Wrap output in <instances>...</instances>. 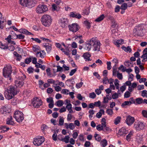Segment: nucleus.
Listing matches in <instances>:
<instances>
[{
    "instance_id": "nucleus-1",
    "label": "nucleus",
    "mask_w": 147,
    "mask_h": 147,
    "mask_svg": "<svg viewBox=\"0 0 147 147\" xmlns=\"http://www.w3.org/2000/svg\"><path fill=\"white\" fill-rule=\"evenodd\" d=\"M17 92L16 88L14 86H10L5 91V96L8 100H10L16 95Z\"/></svg>"
},
{
    "instance_id": "nucleus-2",
    "label": "nucleus",
    "mask_w": 147,
    "mask_h": 147,
    "mask_svg": "<svg viewBox=\"0 0 147 147\" xmlns=\"http://www.w3.org/2000/svg\"><path fill=\"white\" fill-rule=\"evenodd\" d=\"M3 76L7 80L10 81L11 80V74L12 72V67L10 65H6L3 70Z\"/></svg>"
},
{
    "instance_id": "nucleus-3",
    "label": "nucleus",
    "mask_w": 147,
    "mask_h": 147,
    "mask_svg": "<svg viewBox=\"0 0 147 147\" xmlns=\"http://www.w3.org/2000/svg\"><path fill=\"white\" fill-rule=\"evenodd\" d=\"M52 18L50 15L46 14L43 15L41 18V21L42 24L45 26L49 27L51 24Z\"/></svg>"
},
{
    "instance_id": "nucleus-4",
    "label": "nucleus",
    "mask_w": 147,
    "mask_h": 147,
    "mask_svg": "<svg viewBox=\"0 0 147 147\" xmlns=\"http://www.w3.org/2000/svg\"><path fill=\"white\" fill-rule=\"evenodd\" d=\"M20 1L22 5L30 8L34 7L35 3L33 0H20Z\"/></svg>"
},
{
    "instance_id": "nucleus-5",
    "label": "nucleus",
    "mask_w": 147,
    "mask_h": 147,
    "mask_svg": "<svg viewBox=\"0 0 147 147\" xmlns=\"http://www.w3.org/2000/svg\"><path fill=\"white\" fill-rule=\"evenodd\" d=\"M13 117L16 119V121L18 122H21L24 118L22 112L18 110L15 112Z\"/></svg>"
},
{
    "instance_id": "nucleus-6",
    "label": "nucleus",
    "mask_w": 147,
    "mask_h": 147,
    "mask_svg": "<svg viewBox=\"0 0 147 147\" xmlns=\"http://www.w3.org/2000/svg\"><path fill=\"white\" fill-rule=\"evenodd\" d=\"M48 10L47 6L45 5H39L36 9L37 13H42L47 11Z\"/></svg>"
},
{
    "instance_id": "nucleus-7",
    "label": "nucleus",
    "mask_w": 147,
    "mask_h": 147,
    "mask_svg": "<svg viewBox=\"0 0 147 147\" xmlns=\"http://www.w3.org/2000/svg\"><path fill=\"white\" fill-rule=\"evenodd\" d=\"M32 104L34 107L38 108L42 105V102L41 99L36 97L34 98Z\"/></svg>"
},
{
    "instance_id": "nucleus-8",
    "label": "nucleus",
    "mask_w": 147,
    "mask_h": 147,
    "mask_svg": "<svg viewBox=\"0 0 147 147\" xmlns=\"http://www.w3.org/2000/svg\"><path fill=\"white\" fill-rule=\"evenodd\" d=\"M45 141L44 138L42 136H38L34 139L33 143L36 146L41 145Z\"/></svg>"
},
{
    "instance_id": "nucleus-9",
    "label": "nucleus",
    "mask_w": 147,
    "mask_h": 147,
    "mask_svg": "<svg viewBox=\"0 0 147 147\" xmlns=\"http://www.w3.org/2000/svg\"><path fill=\"white\" fill-rule=\"evenodd\" d=\"M135 29V30H134V32L136 34L139 36H142L143 34L144 31L145 30L143 27L140 26H136Z\"/></svg>"
},
{
    "instance_id": "nucleus-10",
    "label": "nucleus",
    "mask_w": 147,
    "mask_h": 147,
    "mask_svg": "<svg viewBox=\"0 0 147 147\" xmlns=\"http://www.w3.org/2000/svg\"><path fill=\"white\" fill-rule=\"evenodd\" d=\"M145 127V125L141 122H135L134 125V128L137 131L143 129Z\"/></svg>"
},
{
    "instance_id": "nucleus-11",
    "label": "nucleus",
    "mask_w": 147,
    "mask_h": 147,
    "mask_svg": "<svg viewBox=\"0 0 147 147\" xmlns=\"http://www.w3.org/2000/svg\"><path fill=\"white\" fill-rule=\"evenodd\" d=\"M68 28L70 31L75 32L78 30L80 27L77 23H74L72 24L71 25H69Z\"/></svg>"
},
{
    "instance_id": "nucleus-12",
    "label": "nucleus",
    "mask_w": 147,
    "mask_h": 147,
    "mask_svg": "<svg viewBox=\"0 0 147 147\" xmlns=\"http://www.w3.org/2000/svg\"><path fill=\"white\" fill-rule=\"evenodd\" d=\"M15 85L16 87H21L24 84L23 79L22 77H19L15 81Z\"/></svg>"
},
{
    "instance_id": "nucleus-13",
    "label": "nucleus",
    "mask_w": 147,
    "mask_h": 147,
    "mask_svg": "<svg viewBox=\"0 0 147 147\" xmlns=\"http://www.w3.org/2000/svg\"><path fill=\"white\" fill-rule=\"evenodd\" d=\"M59 22L63 28H65L68 25V20L67 18H61L59 20Z\"/></svg>"
},
{
    "instance_id": "nucleus-14",
    "label": "nucleus",
    "mask_w": 147,
    "mask_h": 147,
    "mask_svg": "<svg viewBox=\"0 0 147 147\" xmlns=\"http://www.w3.org/2000/svg\"><path fill=\"white\" fill-rule=\"evenodd\" d=\"M135 121V119L134 117L129 115L127 117L126 120V122L128 125H131Z\"/></svg>"
},
{
    "instance_id": "nucleus-15",
    "label": "nucleus",
    "mask_w": 147,
    "mask_h": 147,
    "mask_svg": "<svg viewBox=\"0 0 147 147\" xmlns=\"http://www.w3.org/2000/svg\"><path fill=\"white\" fill-rule=\"evenodd\" d=\"M128 133V130L125 127H122L120 129L118 132L119 135L121 136H124Z\"/></svg>"
},
{
    "instance_id": "nucleus-16",
    "label": "nucleus",
    "mask_w": 147,
    "mask_h": 147,
    "mask_svg": "<svg viewBox=\"0 0 147 147\" xmlns=\"http://www.w3.org/2000/svg\"><path fill=\"white\" fill-rule=\"evenodd\" d=\"M100 46V42L98 40L97 42H95V43L93 44V46L94 47L93 50L95 51H99Z\"/></svg>"
},
{
    "instance_id": "nucleus-17",
    "label": "nucleus",
    "mask_w": 147,
    "mask_h": 147,
    "mask_svg": "<svg viewBox=\"0 0 147 147\" xmlns=\"http://www.w3.org/2000/svg\"><path fill=\"white\" fill-rule=\"evenodd\" d=\"M9 108L8 107V106L5 105L1 109V112L3 114H9Z\"/></svg>"
},
{
    "instance_id": "nucleus-18",
    "label": "nucleus",
    "mask_w": 147,
    "mask_h": 147,
    "mask_svg": "<svg viewBox=\"0 0 147 147\" xmlns=\"http://www.w3.org/2000/svg\"><path fill=\"white\" fill-rule=\"evenodd\" d=\"M46 55V53L44 50L40 51L36 53V55L37 57H40L42 58H43Z\"/></svg>"
},
{
    "instance_id": "nucleus-19",
    "label": "nucleus",
    "mask_w": 147,
    "mask_h": 147,
    "mask_svg": "<svg viewBox=\"0 0 147 147\" xmlns=\"http://www.w3.org/2000/svg\"><path fill=\"white\" fill-rule=\"evenodd\" d=\"M69 16L70 17L75 18L78 19H80L82 17L80 14L75 12H71Z\"/></svg>"
},
{
    "instance_id": "nucleus-20",
    "label": "nucleus",
    "mask_w": 147,
    "mask_h": 147,
    "mask_svg": "<svg viewBox=\"0 0 147 147\" xmlns=\"http://www.w3.org/2000/svg\"><path fill=\"white\" fill-rule=\"evenodd\" d=\"M52 46V45L49 44L45 43L43 45V47L45 48L47 53H50L51 51Z\"/></svg>"
},
{
    "instance_id": "nucleus-21",
    "label": "nucleus",
    "mask_w": 147,
    "mask_h": 147,
    "mask_svg": "<svg viewBox=\"0 0 147 147\" xmlns=\"http://www.w3.org/2000/svg\"><path fill=\"white\" fill-rule=\"evenodd\" d=\"M6 124L7 125H13L14 124V121H13L12 116H10L6 120Z\"/></svg>"
},
{
    "instance_id": "nucleus-22",
    "label": "nucleus",
    "mask_w": 147,
    "mask_h": 147,
    "mask_svg": "<svg viewBox=\"0 0 147 147\" xmlns=\"http://www.w3.org/2000/svg\"><path fill=\"white\" fill-rule=\"evenodd\" d=\"M18 32L21 33L26 34L27 35H30L32 34L31 33L28 31L27 30L25 29H20L18 30Z\"/></svg>"
},
{
    "instance_id": "nucleus-23",
    "label": "nucleus",
    "mask_w": 147,
    "mask_h": 147,
    "mask_svg": "<svg viewBox=\"0 0 147 147\" xmlns=\"http://www.w3.org/2000/svg\"><path fill=\"white\" fill-rule=\"evenodd\" d=\"M91 56L90 54L88 52L84 53L83 55V57L85 59L86 61H91V59L90 58Z\"/></svg>"
},
{
    "instance_id": "nucleus-24",
    "label": "nucleus",
    "mask_w": 147,
    "mask_h": 147,
    "mask_svg": "<svg viewBox=\"0 0 147 147\" xmlns=\"http://www.w3.org/2000/svg\"><path fill=\"white\" fill-rule=\"evenodd\" d=\"M124 40L123 39H120L117 40L116 41H114V43L117 47L119 46V45H121L123 43Z\"/></svg>"
},
{
    "instance_id": "nucleus-25",
    "label": "nucleus",
    "mask_w": 147,
    "mask_h": 147,
    "mask_svg": "<svg viewBox=\"0 0 147 147\" xmlns=\"http://www.w3.org/2000/svg\"><path fill=\"white\" fill-rule=\"evenodd\" d=\"M9 128L7 127L6 126H0V133H3L5 131H8Z\"/></svg>"
},
{
    "instance_id": "nucleus-26",
    "label": "nucleus",
    "mask_w": 147,
    "mask_h": 147,
    "mask_svg": "<svg viewBox=\"0 0 147 147\" xmlns=\"http://www.w3.org/2000/svg\"><path fill=\"white\" fill-rule=\"evenodd\" d=\"M92 45L90 43H86L84 46V48L88 51H89L91 48Z\"/></svg>"
},
{
    "instance_id": "nucleus-27",
    "label": "nucleus",
    "mask_w": 147,
    "mask_h": 147,
    "mask_svg": "<svg viewBox=\"0 0 147 147\" xmlns=\"http://www.w3.org/2000/svg\"><path fill=\"white\" fill-rule=\"evenodd\" d=\"M12 32L16 36V38H18L19 39H23L24 38L25 36L22 34H20L18 35L16 34L14 31H12Z\"/></svg>"
},
{
    "instance_id": "nucleus-28",
    "label": "nucleus",
    "mask_w": 147,
    "mask_h": 147,
    "mask_svg": "<svg viewBox=\"0 0 147 147\" xmlns=\"http://www.w3.org/2000/svg\"><path fill=\"white\" fill-rule=\"evenodd\" d=\"M66 108L67 109L69 113H73V111L72 109V105L70 103L67 104Z\"/></svg>"
},
{
    "instance_id": "nucleus-29",
    "label": "nucleus",
    "mask_w": 147,
    "mask_h": 147,
    "mask_svg": "<svg viewBox=\"0 0 147 147\" xmlns=\"http://www.w3.org/2000/svg\"><path fill=\"white\" fill-rule=\"evenodd\" d=\"M32 49L34 52H36V53L40 50L39 47L36 45H34L33 46Z\"/></svg>"
},
{
    "instance_id": "nucleus-30",
    "label": "nucleus",
    "mask_w": 147,
    "mask_h": 147,
    "mask_svg": "<svg viewBox=\"0 0 147 147\" xmlns=\"http://www.w3.org/2000/svg\"><path fill=\"white\" fill-rule=\"evenodd\" d=\"M133 132L132 131H130L129 133L126 136V139L128 141H130L131 140V137L133 136Z\"/></svg>"
},
{
    "instance_id": "nucleus-31",
    "label": "nucleus",
    "mask_w": 147,
    "mask_h": 147,
    "mask_svg": "<svg viewBox=\"0 0 147 147\" xmlns=\"http://www.w3.org/2000/svg\"><path fill=\"white\" fill-rule=\"evenodd\" d=\"M104 14H102L98 17L96 19L95 21L97 22H99L105 18Z\"/></svg>"
},
{
    "instance_id": "nucleus-32",
    "label": "nucleus",
    "mask_w": 147,
    "mask_h": 147,
    "mask_svg": "<svg viewBox=\"0 0 147 147\" xmlns=\"http://www.w3.org/2000/svg\"><path fill=\"white\" fill-rule=\"evenodd\" d=\"M121 48L123 50H124L126 52H129V53H131V48L129 46L126 47L123 46Z\"/></svg>"
},
{
    "instance_id": "nucleus-33",
    "label": "nucleus",
    "mask_w": 147,
    "mask_h": 147,
    "mask_svg": "<svg viewBox=\"0 0 147 147\" xmlns=\"http://www.w3.org/2000/svg\"><path fill=\"white\" fill-rule=\"evenodd\" d=\"M14 55L16 57L18 61H20L22 58V56L18 54L17 53L16 51H14L13 52Z\"/></svg>"
},
{
    "instance_id": "nucleus-34",
    "label": "nucleus",
    "mask_w": 147,
    "mask_h": 147,
    "mask_svg": "<svg viewBox=\"0 0 147 147\" xmlns=\"http://www.w3.org/2000/svg\"><path fill=\"white\" fill-rule=\"evenodd\" d=\"M119 81L117 79H116L114 81V84L116 86V88L117 90H119Z\"/></svg>"
},
{
    "instance_id": "nucleus-35",
    "label": "nucleus",
    "mask_w": 147,
    "mask_h": 147,
    "mask_svg": "<svg viewBox=\"0 0 147 147\" xmlns=\"http://www.w3.org/2000/svg\"><path fill=\"white\" fill-rule=\"evenodd\" d=\"M127 7V5L126 3H124L122 4L120 7V9L123 10H126Z\"/></svg>"
},
{
    "instance_id": "nucleus-36",
    "label": "nucleus",
    "mask_w": 147,
    "mask_h": 147,
    "mask_svg": "<svg viewBox=\"0 0 147 147\" xmlns=\"http://www.w3.org/2000/svg\"><path fill=\"white\" fill-rule=\"evenodd\" d=\"M100 144L103 147H105L107 145V141L106 139H103L101 141Z\"/></svg>"
},
{
    "instance_id": "nucleus-37",
    "label": "nucleus",
    "mask_w": 147,
    "mask_h": 147,
    "mask_svg": "<svg viewBox=\"0 0 147 147\" xmlns=\"http://www.w3.org/2000/svg\"><path fill=\"white\" fill-rule=\"evenodd\" d=\"M121 119V117L119 116L117 117L116 119H115L114 120V123L115 125H117L120 122Z\"/></svg>"
},
{
    "instance_id": "nucleus-38",
    "label": "nucleus",
    "mask_w": 147,
    "mask_h": 147,
    "mask_svg": "<svg viewBox=\"0 0 147 147\" xmlns=\"http://www.w3.org/2000/svg\"><path fill=\"white\" fill-rule=\"evenodd\" d=\"M63 105V102L62 100H59L57 102V106L58 107H61Z\"/></svg>"
},
{
    "instance_id": "nucleus-39",
    "label": "nucleus",
    "mask_w": 147,
    "mask_h": 147,
    "mask_svg": "<svg viewBox=\"0 0 147 147\" xmlns=\"http://www.w3.org/2000/svg\"><path fill=\"white\" fill-rule=\"evenodd\" d=\"M112 62L115 64L113 67H116L118 63V60L116 58H114L112 60Z\"/></svg>"
},
{
    "instance_id": "nucleus-40",
    "label": "nucleus",
    "mask_w": 147,
    "mask_h": 147,
    "mask_svg": "<svg viewBox=\"0 0 147 147\" xmlns=\"http://www.w3.org/2000/svg\"><path fill=\"white\" fill-rule=\"evenodd\" d=\"M0 48L3 49H8V46L3 44L1 42H0Z\"/></svg>"
},
{
    "instance_id": "nucleus-41",
    "label": "nucleus",
    "mask_w": 147,
    "mask_h": 147,
    "mask_svg": "<svg viewBox=\"0 0 147 147\" xmlns=\"http://www.w3.org/2000/svg\"><path fill=\"white\" fill-rule=\"evenodd\" d=\"M136 100L137 104H140L143 102V100L141 98H138L136 99Z\"/></svg>"
},
{
    "instance_id": "nucleus-42",
    "label": "nucleus",
    "mask_w": 147,
    "mask_h": 147,
    "mask_svg": "<svg viewBox=\"0 0 147 147\" xmlns=\"http://www.w3.org/2000/svg\"><path fill=\"white\" fill-rule=\"evenodd\" d=\"M102 126L103 127L106 126V119L105 118H102L101 120Z\"/></svg>"
},
{
    "instance_id": "nucleus-43",
    "label": "nucleus",
    "mask_w": 147,
    "mask_h": 147,
    "mask_svg": "<svg viewBox=\"0 0 147 147\" xmlns=\"http://www.w3.org/2000/svg\"><path fill=\"white\" fill-rule=\"evenodd\" d=\"M94 136L95 138V140H96L98 142H99L101 140V138L99 135L97 134H95Z\"/></svg>"
},
{
    "instance_id": "nucleus-44",
    "label": "nucleus",
    "mask_w": 147,
    "mask_h": 147,
    "mask_svg": "<svg viewBox=\"0 0 147 147\" xmlns=\"http://www.w3.org/2000/svg\"><path fill=\"white\" fill-rule=\"evenodd\" d=\"M69 137L68 136H65V138L62 139V140L64 142L66 143H68Z\"/></svg>"
},
{
    "instance_id": "nucleus-45",
    "label": "nucleus",
    "mask_w": 147,
    "mask_h": 147,
    "mask_svg": "<svg viewBox=\"0 0 147 147\" xmlns=\"http://www.w3.org/2000/svg\"><path fill=\"white\" fill-rule=\"evenodd\" d=\"M130 105L129 101H125L122 104L121 106L123 107H124L125 106Z\"/></svg>"
},
{
    "instance_id": "nucleus-46",
    "label": "nucleus",
    "mask_w": 147,
    "mask_h": 147,
    "mask_svg": "<svg viewBox=\"0 0 147 147\" xmlns=\"http://www.w3.org/2000/svg\"><path fill=\"white\" fill-rule=\"evenodd\" d=\"M96 96V94L94 92H92L89 94V97L90 98L94 99Z\"/></svg>"
},
{
    "instance_id": "nucleus-47",
    "label": "nucleus",
    "mask_w": 147,
    "mask_h": 147,
    "mask_svg": "<svg viewBox=\"0 0 147 147\" xmlns=\"http://www.w3.org/2000/svg\"><path fill=\"white\" fill-rule=\"evenodd\" d=\"M142 96L143 97H147V91L146 90H143L142 92Z\"/></svg>"
},
{
    "instance_id": "nucleus-48",
    "label": "nucleus",
    "mask_w": 147,
    "mask_h": 147,
    "mask_svg": "<svg viewBox=\"0 0 147 147\" xmlns=\"http://www.w3.org/2000/svg\"><path fill=\"white\" fill-rule=\"evenodd\" d=\"M103 131L105 132L108 131L110 132L111 131V129L108 127H107L106 126L103 127Z\"/></svg>"
},
{
    "instance_id": "nucleus-49",
    "label": "nucleus",
    "mask_w": 147,
    "mask_h": 147,
    "mask_svg": "<svg viewBox=\"0 0 147 147\" xmlns=\"http://www.w3.org/2000/svg\"><path fill=\"white\" fill-rule=\"evenodd\" d=\"M47 101L48 103H54V101L53 100V98L51 97H50L49 98H47Z\"/></svg>"
},
{
    "instance_id": "nucleus-50",
    "label": "nucleus",
    "mask_w": 147,
    "mask_h": 147,
    "mask_svg": "<svg viewBox=\"0 0 147 147\" xmlns=\"http://www.w3.org/2000/svg\"><path fill=\"white\" fill-rule=\"evenodd\" d=\"M64 122V120L63 118H61L59 119V125L61 126L62 125Z\"/></svg>"
},
{
    "instance_id": "nucleus-51",
    "label": "nucleus",
    "mask_w": 147,
    "mask_h": 147,
    "mask_svg": "<svg viewBox=\"0 0 147 147\" xmlns=\"http://www.w3.org/2000/svg\"><path fill=\"white\" fill-rule=\"evenodd\" d=\"M107 69L108 70H110L111 68V62L110 61H107Z\"/></svg>"
},
{
    "instance_id": "nucleus-52",
    "label": "nucleus",
    "mask_w": 147,
    "mask_h": 147,
    "mask_svg": "<svg viewBox=\"0 0 147 147\" xmlns=\"http://www.w3.org/2000/svg\"><path fill=\"white\" fill-rule=\"evenodd\" d=\"M103 127L100 124H98L96 126V129L98 131L102 130Z\"/></svg>"
},
{
    "instance_id": "nucleus-53",
    "label": "nucleus",
    "mask_w": 147,
    "mask_h": 147,
    "mask_svg": "<svg viewBox=\"0 0 147 147\" xmlns=\"http://www.w3.org/2000/svg\"><path fill=\"white\" fill-rule=\"evenodd\" d=\"M142 115L144 117L147 118V111L143 110L142 111Z\"/></svg>"
},
{
    "instance_id": "nucleus-54",
    "label": "nucleus",
    "mask_w": 147,
    "mask_h": 147,
    "mask_svg": "<svg viewBox=\"0 0 147 147\" xmlns=\"http://www.w3.org/2000/svg\"><path fill=\"white\" fill-rule=\"evenodd\" d=\"M69 92V90L65 89H63L62 90L61 93L65 94H68V92Z\"/></svg>"
},
{
    "instance_id": "nucleus-55",
    "label": "nucleus",
    "mask_w": 147,
    "mask_h": 147,
    "mask_svg": "<svg viewBox=\"0 0 147 147\" xmlns=\"http://www.w3.org/2000/svg\"><path fill=\"white\" fill-rule=\"evenodd\" d=\"M130 93L128 91H127L125 92L124 94V97L125 98H128L130 97Z\"/></svg>"
},
{
    "instance_id": "nucleus-56",
    "label": "nucleus",
    "mask_w": 147,
    "mask_h": 147,
    "mask_svg": "<svg viewBox=\"0 0 147 147\" xmlns=\"http://www.w3.org/2000/svg\"><path fill=\"white\" fill-rule=\"evenodd\" d=\"M106 113L109 115H112L113 114V110L111 109H108L106 111Z\"/></svg>"
},
{
    "instance_id": "nucleus-57",
    "label": "nucleus",
    "mask_w": 147,
    "mask_h": 147,
    "mask_svg": "<svg viewBox=\"0 0 147 147\" xmlns=\"http://www.w3.org/2000/svg\"><path fill=\"white\" fill-rule=\"evenodd\" d=\"M31 58H27L25 60V62L26 64H28L31 62Z\"/></svg>"
},
{
    "instance_id": "nucleus-58",
    "label": "nucleus",
    "mask_w": 147,
    "mask_h": 147,
    "mask_svg": "<svg viewBox=\"0 0 147 147\" xmlns=\"http://www.w3.org/2000/svg\"><path fill=\"white\" fill-rule=\"evenodd\" d=\"M83 84V83L81 82L79 83H77L76 85V87L77 88H79L81 87Z\"/></svg>"
},
{
    "instance_id": "nucleus-59",
    "label": "nucleus",
    "mask_w": 147,
    "mask_h": 147,
    "mask_svg": "<svg viewBox=\"0 0 147 147\" xmlns=\"http://www.w3.org/2000/svg\"><path fill=\"white\" fill-rule=\"evenodd\" d=\"M69 128L70 129L73 130L74 129L75 125L73 124L72 123H71L69 124Z\"/></svg>"
},
{
    "instance_id": "nucleus-60",
    "label": "nucleus",
    "mask_w": 147,
    "mask_h": 147,
    "mask_svg": "<svg viewBox=\"0 0 147 147\" xmlns=\"http://www.w3.org/2000/svg\"><path fill=\"white\" fill-rule=\"evenodd\" d=\"M108 79L107 77V76H105L103 79V84H107L108 82Z\"/></svg>"
},
{
    "instance_id": "nucleus-61",
    "label": "nucleus",
    "mask_w": 147,
    "mask_h": 147,
    "mask_svg": "<svg viewBox=\"0 0 147 147\" xmlns=\"http://www.w3.org/2000/svg\"><path fill=\"white\" fill-rule=\"evenodd\" d=\"M112 24L111 26V27L112 28H115L117 26V24L115 22L114 20H113L112 21Z\"/></svg>"
},
{
    "instance_id": "nucleus-62",
    "label": "nucleus",
    "mask_w": 147,
    "mask_h": 147,
    "mask_svg": "<svg viewBox=\"0 0 147 147\" xmlns=\"http://www.w3.org/2000/svg\"><path fill=\"white\" fill-rule=\"evenodd\" d=\"M117 78L120 80H121L123 79V76L122 74L118 72L117 74Z\"/></svg>"
},
{
    "instance_id": "nucleus-63",
    "label": "nucleus",
    "mask_w": 147,
    "mask_h": 147,
    "mask_svg": "<svg viewBox=\"0 0 147 147\" xmlns=\"http://www.w3.org/2000/svg\"><path fill=\"white\" fill-rule=\"evenodd\" d=\"M126 68H125L124 66L123 65H121L120 67H119L118 68V69L119 70L121 69V71L122 72H124L125 71Z\"/></svg>"
},
{
    "instance_id": "nucleus-64",
    "label": "nucleus",
    "mask_w": 147,
    "mask_h": 147,
    "mask_svg": "<svg viewBox=\"0 0 147 147\" xmlns=\"http://www.w3.org/2000/svg\"><path fill=\"white\" fill-rule=\"evenodd\" d=\"M90 12L89 10L88 9H85L83 10V13L86 15H88Z\"/></svg>"
}]
</instances>
